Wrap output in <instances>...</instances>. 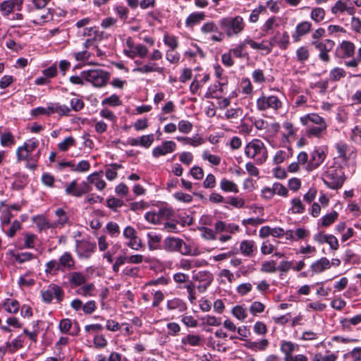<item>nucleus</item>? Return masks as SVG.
Returning <instances> with one entry per match:
<instances>
[{
	"label": "nucleus",
	"mask_w": 361,
	"mask_h": 361,
	"mask_svg": "<svg viewBox=\"0 0 361 361\" xmlns=\"http://www.w3.org/2000/svg\"><path fill=\"white\" fill-rule=\"evenodd\" d=\"M127 262L131 263V264H141L142 262H149V257H145L142 255H133L129 257H126Z\"/></svg>",
	"instance_id": "51"
},
{
	"label": "nucleus",
	"mask_w": 361,
	"mask_h": 361,
	"mask_svg": "<svg viewBox=\"0 0 361 361\" xmlns=\"http://www.w3.org/2000/svg\"><path fill=\"white\" fill-rule=\"evenodd\" d=\"M202 338L198 335L188 334L181 339V343L183 345H190L191 346H199L201 345Z\"/></svg>",
	"instance_id": "34"
},
{
	"label": "nucleus",
	"mask_w": 361,
	"mask_h": 361,
	"mask_svg": "<svg viewBox=\"0 0 361 361\" xmlns=\"http://www.w3.org/2000/svg\"><path fill=\"white\" fill-rule=\"evenodd\" d=\"M3 306L6 312L15 314L19 310L20 304L16 300L6 299Z\"/></svg>",
	"instance_id": "35"
},
{
	"label": "nucleus",
	"mask_w": 361,
	"mask_h": 361,
	"mask_svg": "<svg viewBox=\"0 0 361 361\" xmlns=\"http://www.w3.org/2000/svg\"><path fill=\"white\" fill-rule=\"evenodd\" d=\"M49 114L57 113L60 116H68L71 109L66 105H61L59 103H51L48 105Z\"/></svg>",
	"instance_id": "30"
},
{
	"label": "nucleus",
	"mask_w": 361,
	"mask_h": 361,
	"mask_svg": "<svg viewBox=\"0 0 361 361\" xmlns=\"http://www.w3.org/2000/svg\"><path fill=\"white\" fill-rule=\"evenodd\" d=\"M350 139L355 143L361 144V126H355L352 129Z\"/></svg>",
	"instance_id": "64"
},
{
	"label": "nucleus",
	"mask_w": 361,
	"mask_h": 361,
	"mask_svg": "<svg viewBox=\"0 0 361 361\" xmlns=\"http://www.w3.org/2000/svg\"><path fill=\"white\" fill-rule=\"evenodd\" d=\"M201 32L204 34L217 33L211 37L212 40L214 42H221L224 39V33L219 31L218 26L213 21L204 23L201 27Z\"/></svg>",
	"instance_id": "18"
},
{
	"label": "nucleus",
	"mask_w": 361,
	"mask_h": 361,
	"mask_svg": "<svg viewBox=\"0 0 361 361\" xmlns=\"http://www.w3.org/2000/svg\"><path fill=\"white\" fill-rule=\"evenodd\" d=\"M278 26L279 24L276 22V18L275 16H272L266 20L262 27V30L268 34L271 30H274Z\"/></svg>",
	"instance_id": "43"
},
{
	"label": "nucleus",
	"mask_w": 361,
	"mask_h": 361,
	"mask_svg": "<svg viewBox=\"0 0 361 361\" xmlns=\"http://www.w3.org/2000/svg\"><path fill=\"white\" fill-rule=\"evenodd\" d=\"M316 49L319 51V59L325 63L330 61V56L329 52L331 51L334 46L335 42L331 39L314 40L311 42Z\"/></svg>",
	"instance_id": "10"
},
{
	"label": "nucleus",
	"mask_w": 361,
	"mask_h": 361,
	"mask_svg": "<svg viewBox=\"0 0 361 361\" xmlns=\"http://www.w3.org/2000/svg\"><path fill=\"white\" fill-rule=\"evenodd\" d=\"M184 288L187 290L188 300L192 304L194 303L196 300V293L193 282L189 281L185 286H184Z\"/></svg>",
	"instance_id": "60"
},
{
	"label": "nucleus",
	"mask_w": 361,
	"mask_h": 361,
	"mask_svg": "<svg viewBox=\"0 0 361 361\" xmlns=\"http://www.w3.org/2000/svg\"><path fill=\"white\" fill-rule=\"evenodd\" d=\"M174 210L169 207H162L160 208L158 211V215L159 216V220L161 223L163 219L171 220L172 218L174 216Z\"/></svg>",
	"instance_id": "40"
},
{
	"label": "nucleus",
	"mask_w": 361,
	"mask_h": 361,
	"mask_svg": "<svg viewBox=\"0 0 361 361\" xmlns=\"http://www.w3.org/2000/svg\"><path fill=\"white\" fill-rule=\"evenodd\" d=\"M219 25L228 37L240 35L245 27L244 19L240 16L222 18L219 20Z\"/></svg>",
	"instance_id": "3"
},
{
	"label": "nucleus",
	"mask_w": 361,
	"mask_h": 361,
	"mask_svg": "<svg viewBox=\"0 0 361 361\" xmlns=\"http://www.w3.org/2000/svg\"><path fill=\"white\" fill-rule=\"evenodd\" d=\"M322 179L328 188L338 189L341 188L344 183V173L340 167H330L326 171Z\"/></svg>",
	"instance_id": "6"
},
{
	"label": "nucleus",
	"mask_w": 361,
	"mask_h": 361,
	"mask_svg": "<svg viewBox=\"0 0 361 361\" xmlns=\"http://www.w3.org/2000/svg\"><path fill=\"white\" fill-rule=\"evenodd\" d=\"M346 76L345 71L342 68H334L329 72V80L331 81H338Z\"/></svg>",
	"instance_id": "38"
},
{
	"label": "nucleus",
	"mask_w": 361,
	"mask_h": 361,
	"mask_svg": "<svg viewBox=\"0 0 361 361\" xmlns=\"http://www.w3.org/2000/svg\"><path fill=\"white\" fill-rule=\"evenodd\" d=\"M176 148V144L173 141H164L161 145H158L153 149L152 156L155 158H158L174 152Z\"/></svg>",
	"instance_id": "17"
},
{
	"label": "nucleus",
	"mask_w": 361,
	"mask_h": 361,
	"mask_svg": "<svg viewBox=\"0 0 361 361\" xmlns=\"http://www.w3.org/2000/svg\"><path fill=\"white\" fill-rule=\"evenodd\" d=\"M202 158L203 159L207 160L209 163L215 166L219 165L221 162L220 157L212 154L208 151H204L202 153Z\"/></svg>",
	"instance_id": "55"
},
{
	"label": "nucleus",
	"mask_w": 361,
	"mask_h": 361,
	"mask_svg": "<svg viewBox=\"0 0 361 361\" xmlns=\"http://www.w3.org/2000/svg\"><path fill=\"white\" fill-rule=\"evenodd\" d=\"M301 123L306 126V135L308 137H322L326 134L327 123L324 118L317 114H308L300 118Z\"/></svg>",
	"instance_id": "1"
},
{
	"label": "nucleus",
	"mask_w": 361,
	"mask_h": 361,
	"mask_svg": "<svg viewBox=\"0 0 361 361\" xmlns=\"http://www.w3.org/2000/svg\"><path fill=\"white\" fill-rule=\"evenodd\" d=\"M23 340L21 336H19L14 338L11 342L6 343V348H8L11 352H14L23 346Z\"/></svg>",
	"instance_id": "44"
},
{
	"label": "nucleus",
	"mask_w": 361,
	"mask_h": 361,
	"mask_svg": "<svg viewBox=\"0 0 361 361\" xmlns=\"http://www.w3.org/2000/svg\"><path fill=\"white\" fill-rule=\"evenodd\" d=\"M199 230L202 232V237L207 240H216V233H217L215 231L207 228V227H201Z\"/></svg>",
	"instance_id": "58"
},
{
	"label": "nucleus",
	"mask_w": 361,
	"mask_h": 361,
	"mask_svg": "<svg viewBox=\"0 0 361 361\" xmlns=\"http://www.w3.org/2000/svg\"><path fill=\"white\" fill-rule=\"evenodd\" d=\"M274 194H277L280 196L286 197L288 195V190L286 188L279 183H275L271 187Z\"/></svg>",
	"instance_id": "62"
},
{
	"label": "nucleus",
	"mask_w": 361,
	"mask_h": 361,
	"mask_svg": "<svg viewBox=\"0 0 361 361\" xmlns=\"http://www.w3.org/2000/svg\"><path fill=\"white\" fill-rule=\"evenodd\" d=\"M232 314L240 321L244 320L247 316L246 310L240 305L235 306L232 310Z\"/></svg>",
	"instance_id": "52"
},
{
	"label": "nucleus",
	"mask_w": 361,
	"mask_h": 361,
	"mask_svg": "<svg viewBox=\"0 0 361 361\" xmlns=\"http://www.w3.org/2000/svg\"><path fill=\"white\" fill-rule=\"evenodd\" d=\"M102 104L117 106L121 104V101L120 100L118 95L114 94L110 97L104 99L102 102Z\"/></svg>",
	"instance_id": "50"
},
{
	"label": "nucleus",
	"mask_w": 361,
	"mask_h": 361,
	"mask_svg": "<svg viewBox=\"0 0 361 361\" xmlns=\"http://www.w3.org/2000/svg\"><path fill=\"white\" fill-rule=\"evenodd\" d=\"M296 56L298 61L304 62L310 57V52L306 47L302 46L296 50Z\"/></svg>",
	"instance_id": "49"
},
{
	"label": "nucleus",
	"mask_w": 361,
	"mask_h": 361,
	"mask_svg": "<svg viewBox=\"0 0 361 361\" xmlns=\"http://www.w3.org/2000/svg\"><path fill=\"white\" fill-rule=\"evenodd\" d=\"M219 186L223 191L226 192L238 193L239 192L238 185L234 182L225 178L221 180Z\"/></svg>",
	"instance_id": "33"
},
{
	"label": "nucleus",
	"mask_w": 361,
	"mask_h": 361,
	"mask_svg": "<svg viewBox=\"0 0 361 361\" xmlns=\"http://www.w3.org/2000/svg\"><path fill=\"white\" fill-rule=\"evenodd\" d=\"M76 252L80 259H88L94 252L96 244L89 240H76Z\"/></svg>",
	"instance_id": "11"
},
{
	"label": "nucleus",
	"mask_w": 361,
	"mask_h": 361,
	"mask_svg": "<svg viewBox=\"0 0 361 361\" xmlns=\"http://www.w3.org/2000/svg\"><path fill=\"white\" fill-rule=\"evenodd\" d=\"M13 257L14 259L19 264L30 261L35 258V256L29 252H25L20 254H13Z\"/></svg>",
	"instance_id": "42"
},
{
	"label": "nucleus",
	"mask_w": 361,
	"mask_h": 361,
	"mask_svg": "<svg viewBox=\"0 0 361 361\" xmlns=\"http://www.w3.org/2000/svg\"><path fill=\"white\" fill-rule=\"evenodd\" d=\"M256 106L259 111H278L282 106V102L275 95L262 94L257 99Z\"/></svg>",
	"instance_id": "9"
},
{
	"label": "nucleus",
	"mask_w": 361,
	"mask_h": 361,
	"mask_svg": "<svg viewBox=\"0 0 361 361\" xmlns=\"http://www.w3.org/2000/svg\"><path fill=\"white\" fill-rule=\"evenodd\" d=\"M214 228L217 233H235L240 229L239 226L235 224H226L223 221H218L214 224Z\"/></svg>",
	"instance_id": "23"
},
{
	"label": "nucleus",
	"mask_w": 361,
	"mask_h": 361,
	"mask_svg": "<svg viewBox=\"0 0 361 361\" xmlns=\"http://www.w3.org/2000/svg\"><path fill=\"white\" fill-rule=\"evenodd\" d=\"M298 350V345L291 341H281L280 350L284 355V361H291L293 353Z\"/></svg>",
	"instance_id": "20"
},
{
	"label": "nucleus",
	"mask_w": 361,
	"mask_h": 361,
	"mask_svg": "<svg viewBox=\"0 0 361 361\" xmlns=\"http://www.w3.org/2000/svg\"><path fill=\"white\" fill-rule=\"evenodd\" d=\"M128 242L126 245L130 248L139 250L142 247V240L137 235L128 239Z\"/></svg>",
	"instance_id": "56"
},
{
	"label": "nucleus",
	"mask_w": 361,
	"mask_h": 361,
	"mask_svg": "<svg viewBox=\"0 0 361 361\" xmlns=\"http://www.w3.org/2000/svg\"><path fill=\"white\" fill-rule=\"evenodd\" d=\"M70 282L73 286H80L85 282V278L80 272H73L70 279Z\"/></svg>",
	"instance_id": "53"
},
{
	"label": "nucleus",
	"mask_w": 361,
	"mask_h": 361,
	"mask_svg": "<svg viewBox=\"0 0 361 361\" xmlns=\"http://www.w3.org/2000/svg\"><path fill=\"white\" fill-rule=\"evenodd\" d=\"M245 156L255 161L257 164H264L268 158V152L264 142L259 139H253L245 147Z\"/></svg>",
	"instance_id": "2"
},
{
	"label": "nucleus",
	"mask_w": 361,
	"mask_h": 361,
	"mask_svg": "<svg viewBox=\"0 0 361 361\" xmlns=\"http://www.w3.org/2000/svg\"><path fill=\"white\" fill-rule=\"evenodd\" d=\"M178 221L171 219V221H165L163 223V229L166 230L169 233H178V227H177Z\"/></svg>",
	"instance_id": "61"
},
{
	"label": "nucleus",
	"mask_w": 361,
	"mask_h": 361,
	"mask_svg": "<svg viewBox=\"0 0 361 361\" xmlns=\"http://www.w3.org/2000/svg\"><path fill=\"white\" fill-rule=\"evenodd\" d=\"M325 16V11L322 8H313L310 17L311 19L315 21L316 23H319L324 20Z\"/></svg>",
	"instance_id": "48"
},
{
	"label": "nucleus",
	"mask_w": 361,
	"mask_h": 361,
	"mask_svg": "<svg viewBox=\"0 0 361 361\" xmlns=\"http://www.w3.org/2000/svg\"><path fill=\"white\" fill-rule=\"evenodd\" d=\"M40 157V150L36 152H31L27 149L18 147L16 149V157L18 161H25L26 168L35 170L37 166V162Z\"/></svg>",
	"instance_id": "8"
},
{
	"label": "nucleus",
	"mask_w": 361,
	"mask_h": 361,
	"mask_svg": "<svg viewBox=\"0 0 361 361\" xmlns=\"http://www.w3.org/2000/svg\"><path fill=\"white\" fill-rule=\"evenodd\" d=\"M64 290L56 283H50L40 290L42 300L46 304H51L54 299L56 303L60 304L64 298Z\"/></svg>",
	"instance_id": "5"
},
{
	"label": "nucleus",
	"mask_w": 361,
	"mask_h": 361,
	"mask_svg": "<svg viewBox=\"0 0 361 361\" xmlns=\"http://www.w3.org/2000/svg\"><path fill=\"white\" fill-rule=\"evenodd\" d=\"M355 47L353 42L348 40L343 41L336 49V55L342 59L355 58Z\"/></svg>",
	"instance_id": "13"
},
{
	"label": "nucleus",
	"mask_w": 361,
	"mask_h": 361,
	"mask_svg": "<svg viewBox=\"0 0 361 361\" xmlns=\"http://www.w3.org/2000/svg\"><path fill=\"white\" fill-rule=\"evenodd\" d=\"M23 0H6L0 4V12L4 16L11 14L14 10L22 9Z\"/></svg>",
	"instance_id": "16"
},
{
	"label": "nucleus",
	"mask_w": 361,
	"mask_h": 361,
	"mask_svg": "<svg viewBox=\"0 0 361 361\" xmlns=\"http://www.w3.org/2000/svg\"><path fill=\"white\" fill-rule=\"evenodd\" d=\"M192 279L200 283L197 288L200 293L205 292L214 281L213 274L209 271H200L195 273Z\"/></svg>",
	"instance_id": "12"
},
{
	"label": "nucleus",
	"mask_w": 361,
	"mask_h": 361,
	"mask_svg": "<svg viewBox=\"0 0 361 361\" xmlns=\"http://www.w3.org/2000/svg\"><path fill=\"white\" fill-rule=\"evenodd\" d=\"M260 270L264 273H274L277 270L276 262L274 260L264 262Z\"/></svg>",
	"instance_id": "57"
},
{
	"label": "nucleus",
	"mask_w": 361,
	"mask_h": 361,
	"mask_svg": "<svg viewBox=\"0 0 361 361\" xmlns=\"http://www.w3.org/2000/svg\"><path fill=\"white\" fill-rule=\"evenodd\" d=\"M264 12H266V6L262 5L259 6L252 11L249 17V20L251 23H256L259 20V14Z\"/></svg>",
	"instance_id": "59"
},
{
	"label": "nucleus",
	"mask_w": 361,
	"mask_h": 361,
	"mask_svg": "<svg viewBox=\"0 0 361 361\" xmlns=\"http://www.w3.org/2000/svg\"><path fill=\"white\" fill-rule=\"evenodd\" d=\"M85 80L92 84L96 87H102L110 79L109 72L101 68L90 69L81 72Z\"/></svg>",
	"instance_id": "4"
},
{
	"label": "nucleus",
	"mask_w": 361,
	"mask_h": 361,
	"mask_svg": "<svg viewBox=\"0 0 361 361\" xmlns=\"http://www.w3.org/2000/svg\"><path fill=\"white\" fill-rule=\"evenodd\" d=\"M61 271L70 270L74 268L75 261L70 252H64L59 259Z\"/></svg>",
	"instance_id": "26"
},
{
	"label": "nucleus",
	"mask_w": 361,
	"mask_h": 361,
	"mask_svg": "<svg viewBox=\"0 0 361 361\" xmlns=\"http://www.w3.org/2000/svg\"><path fill=\"white\" fill-rule=\"evenodd\" d=\"M269 342L267 339H262L259 341L247 340L244 346L253 351H264L269 346Z\"/></svg>",
	"instance_id": "25"
},
{
	"label": "nucleus",
	"mask_w": 361,
	"mask_h": 361,
	"mask_svg": "<svg viewBox=\"0 0 361 361\" xmlns=\"http://www.w3.org/2000/svg\"><path fill=\"white\" fill-rule=\"evenodd\" d=\"M206 18L204 12H194L190 13L185 20V26L188 27H192L195 25L199 24L203 21Z\"/></svg>",
	"instance_id": "28"
},
{
	"label": "nucleus",
	"mask_w": 361,
	"mask_h": 361,
	"mask_svg": "<svg viewBox=\"0 0 361 361\" xmlns=\"http://www.w3.org/2000/svg\"><path fill=\"white\" fill-rule=\"evenodd\" d=\"M290 204V210L293 214H302L305 210V205L302 204L301 200L298 197L292 199Z\"/></svg>",
	"instance_id": "37"
},
{
	"label": "nucleus",
	"mask_w": 361,
	"mask_h": 361,
	"mask_svg": "<svg viewBox=\"0 0 361 361\" xmlns=\"http://www.w3.org/2000/svg\"><path fill=\"white\" fill-rule=\"evenodd\" d=\"M32 221L36 224L39 230H47L48 228H54L53 224L47 218L42 215H37L32 217Z\"/></svg>",
	"instance_id": "31"
},
{
	"label": "nucleus",
	"mask_w": 361,
	"mask_h": 361,
	"mask_svg": "<svg viewBox=\"0 0 361 361\" xmlns=\"http://www.w3.org/2000/svg\"><path fill=\"white\" fill-rule=\"evenodd\" d=\"M290 44L289 35L287 31L281 33L277 31L275 35L270 38L271 47L278 46L281 49L286 50Z\"/></svg>",
	"instance_id": "15"
},
{
	"label": "nucleus",
	"mask_w": 361,
	"mask_h": 361,
	"mask_svg": "<svg viewBox=\"0 0 361 361\" xmlns=\"http://www.w3.org/2000/svg\"><path fill=\"white\" fill-rule=\"evenodd\" d=\"M240 251L245 257L253 256V252L256 249L255 243L253 240H244L240 243Z\"/></svg>",
	"instance_id": "29"
},
{
	"label": "nucleus",
	"mask_w": 361,
	"mask_h": 361,
	"mask_svg": "<svg viewBox=\"0 0 361 361\" xmlns=\"http://www.w3.org/2000/svg\"><path fill=\"white\" fill-rule=\"evenodd\" d=\"M166 308L170 311L177 310L180 312H183L187 310V305L183 300L178 298H174L167 300Z\"/></svg>",
	"instance_id": "27"
},
{
	"label": "nucleus",
	"mask_w": 361,
	"mask_h": 361,
	"mask_svg": "<svg viewBox=\"0 0 361 361\" xmlns=\"http://www.w3.org/2000/svg\"><path fill=\"white\" fill-rule=\"evenodd\" d=\"M164 68L158 66L157 63L154 62H149L141 66L137 67L133 69V72H137L142 74H147L152 72H157L158 73H163Z\"/></svg>",
	"instance_id": "24"
},
{
	"label": "nucleus",
	"mask_w": 361,
	"mask_h": 361,
	"mask_svg": "<svg viewBox=\"0 0 361 361\" xmlns=\"http://www.w3.org/2000/svg\"><path fill=\"white\" fill-rule=\"evenodd\" d=\"M312 24L309 21H303L296 25L295 30L292 35L293 39L295 42L300 40L301 37L311 30Z\"/></svg>",
	"instance_id": "21"
},
{
	"label": "nucleus",
	"mask_w": 361,
	"mask_h": 361,
	"mask_svg": "<svg viewBox=\"0 0 361 361\" xmlns=\"http://www.w3.org/2000/svg\"><path fill=\"white\" fill-rule=\"evenodd\" d=\"M0 142L3 147H11L14 145L15 139L10 132H4L0 134Z\"/></svg>",
	"instance_id": "39"
},
{
	"label": "nucleus",
	"mask_w": 361,
	"mask_h": 361,
	"mask_svg": "<svg viewBox=\"0 0 361 361\" xmlns=\"http://www.w3.org/2000/svg\"><path fill=\"white\" fill-rule=\"evenodd\" d=\"M45 267V272L47 274H51L54 272L55 273L56 271H61V267L59 265V262L55 259H52L47 262Z\"/></svg>",
	"instance_id": "47"
},
{
	"label": "nucleus",
	"mask_w": 361,
	"mask_h": 361,
	"mask_svg": "<svg viewBox=\"0 0 361 361\" xmlns=\"http://www.w3.org/2000/svg\"><path fill=\"white\" fill-rule=\"evenodd\" d=\"M56 217L55 221L52 222L54 228H61L70 223V215L62 208H57L54 211Z\"/></svg>",
	"instance_id": "19"
},
{
	"label": "nucleus",
	"mask_w": 361,
	"mask_h": 361,
	"mask_svg": "<svg viewBox=\"0 0 361 361\" xmlns=\"http://www.w3.org/2000/svg\"><path fill=\"white\" fill-rule=\"evenodd\" d=\"M166 58L171 63H178L180 60V54L175 49H169L166 51Z\"/></svg>",
	"instance_id": "63"
},
{
	"label": "nucleus",
	"mask_w": 361,
	"mask_h": 361,
	"mask_svg": "<svg viewBox=\"0 0 361 361\" xmlns=\"http://www.w3.org/2000/svg\"><path fill=\"white\" fill-rule=\"evenodd\" d=\"M338 216V214L336 211H333L322 217L321 225L325 227L329 226L337 219Z\"/></svg>",
	"instance_id": "46"
},
{
	"label": "nucleus",
	"mask_w": 361,
	"mask_h": 361,
	"mask_svg": "<svg viewBox=\"0 0 361 361\" xmlns=\"http://www.w3.org/2000/svg\"><path fill=\"white\" fill-rule=\"evenodd\" d=\"M75 145L76 141L75 138L72 136H68L58 144V149L61 152H66L71 147Z\"/></svg>",
	"instance_id": "36"
},
{
	"label": "nucleus",
	"mask_w": 361,
	"mask_h": 361,
	"mask_svg": "<svg viewBox=\"0 0 361 361\" xmlns=\"http://www.w3.org/2000/svg\"><path fill=\"white\" fill-rule=\"evenodd\" d=\"M245 44L241 42L236 45L235 47L231 49L228 51L231 55L233 54L235 57L242 59L247 55L246 52H245Z\"/></svg>",
	"instance_id": "41"
},
{
	"label": "nucleus",
	"mask_w": 361,
	"mask_h": 361,
	"mask_svg": "<svg viewBox=\"0 0 361 361\" xmlns=\"http://www.w3.org/2000/svg\"><path fill=\"white\" fill-rule=\"evenodd\" d=\"M163 249L166 252H180L182 255H188L190 248L186 245L183 240L176 237H166L163 241Z\"/></svg>",
	"instance_id": "7"
},
{
	"label": "nucleus",
	"mask_w": 361,
	"mask_h": 361,
	"mask_svg": "<svg viewBox=\"0 0 361 361\" xmlns=\"http://www.w3.org/2000/svg\"><path fill=\"white\" fill-rule=\"evenodd\" d=\"M341 323L344 328H349L350 325H357L361 323V313L350 319L344 318L341 321Z\"/></svg>",
	"instance_id": "45"
},
{
	"label": "nucleus",
	"mask_w": 361,
	"mask_h": 361,
	"mask_svg": "<svg viewBox=\"0 0 361 361\" xmlns=\"http://www.w3.org/2000/svg\"><path fill=\"white\" fill-rule=\"evenodd\" d=\"M147 245L149 250H155L159 248V244L161 240V235L154 232L147 233Z\"/></svg>",
	"instance_id": "32"
},
{
	"label": "nucleus",
	"mask_w": 361,
	"mask_h": 361,
	"mask_svg": "<svg viewBox=\"0 0 361 361\" xmlns=\"http://www.w3.org/2000/svg\"><path fill=\"white\" fill-rule=\"evenodd\" d=\"M326 154L322 149H314L310 155V159L306 166L307 171H313L317 169L325 160Z\"/></svg>",
	"instance_id": "14"
},
{
	"label": "nucleus",
	"mask_w": 361,
	"mask_h": 361,
	"mask_svg": "<svg viewBox=\"0 0 361 361\" xmlns=\"http://www.w3.org/2000/svg\"><path fill=\"white\" fill-rule=\"evenodd\" d=\"M361 62V47L357 50V56L350 60H345L343 63L347 67L356 68Z\"/></svg>",
	"instance_id": "54"
},
{
	"label": "nucleus",
	"mask_w": 361,
	"mask_h": 361,
	"mask_svg": "<svg viewBox=\"0 0 361 361\" xmlns=\"http://www.w3.org/2000/svg\"><path fill=\"white\" fill-rule=\"evenodd\" d=\"M330 267L331 262L329 259L326 257H322L312 262L310 268L312 274H319L330 269Z\"/></svg>",
	"instance_id": "22"
}]
</instances>
